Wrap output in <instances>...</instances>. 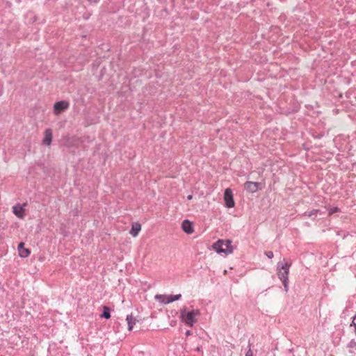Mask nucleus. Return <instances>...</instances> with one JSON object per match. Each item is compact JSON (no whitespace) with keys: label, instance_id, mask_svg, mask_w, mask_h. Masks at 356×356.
I'll use <instances>...</instances> for the list:
<instances>
[{"label":"nucleus","instance_id":"obj_23","mask_svg":"<svg viewBox=\"0 0 356 356\" xmlns=\"http://www.w3.org/2000/svg\"><path fill=\"white\" fill-rule=\"evenodd\" d=\"M191 334H192V332H191V331H190V330H187V331L186 332V336H189V335H191Z\"/></svg>","mask_w":356,"mask_h":356},{"label":"nucleus","instance_id":"obj_5","mask_svg":"<svg viewBox=\"0 0 356 356\" xmlns=\"http://www.w3.org/2000/svg\"><path fill=\"white\" fill-rule=\"evenodd\" d=\"M225 205L227 208H232L235 205L233 193L230 188H226L224 192Z\"/></svg>","mask_w":356,"mask_h":356},{"label":"nucleus","instance_id":"obj_20","mask_svg":"<svg viewBox=\"0 0 356 356\" xmlns=\"http://www.w3.org/2000/svg\"><path fill=\"white\" fill-rule=\"evenodd\" d=\"M264 254L269 259H272L274 257L273 252L272 251H265Z\"/></svg>","mask_w":356,"mask_h":356},{"label":"nucleus","instance_id":"obj_22","mask_svg":"<svg viewBox=\"0 0 356 356\" xmlns=\"http://www.w3.org/2000/svg\"><path fill=\"white\" fill-rule=\"evenodd\" d=\"M91 3H97L99 0H88Z\"/></svg>","mask_w":356,"mask_h":356},{"label":"nucleus","instance_id":"obj_26","mask_svg":"<svg viewBox=\"0 0 356 356\" xmlns=\"http://www.w3.org/2000/svg\"><path fill=\"white\" fill-rule=\"evenodd\" d=\"M161 296L156 295V296H155V298H156V299H158V298H159V297H161Z\"/></svg>","mask_w":356,"mask_h":356},{"label":"nucleus","instance_id":"obj_24","mask_svg":"<svg viewBox=\"0 0 356 356\" xmlns=\"http://www.w3.org/2000/svg\"><path fill=\"white\" fill-rule=\"evenodd\" d=\"M193 198V196L191 195H189L188 197H187V199L188 200H191Z\"/></svg>","mask_w":356,"mask_h":356},{"label":"nucleus","instance_id":"obj_21","mask_svg":"<svg viewBox=\"0 0 356 356\" xmlns=\"http://www.w3.org/2000/svg\"><path fill=\"white\" fill-rule=\"evenodd\" d=\"M283 285H284V289L286 291H288L289 290V280H286V282L285 281H282Z\"/></svg>","mask_w":356,"mask_h":356},{"label":"nucleus","instance_id":"obj_16","mask_svg":"<svg viewBox=\"0 0 356 356\" xmlns=\"http://www.w3.org/2000/svg\"><path fill=\"white\" fill-rule=\"evenodd\" d=\"M340 211V209L337 207H331L328 210V216H332V214L339 212Z\"/></svg>","mask_w":356,"mask_h":356},{"label":"nucleus","instance_id":"obj_15","mask_svg":"<svg viewBox=\"0 0 356 356\" xmlns=\"http://www.w3.org/2000/svg\"><path fill=\"white\" fill-rule=\"evenodd\" d=\"M320 212L319 209H312L309 212H305L302 216L307 218H311L313 216H316L318 213Z\"/></svg>","mask_w":356,"mask_h":356},{"label":"nucleus","instance_id":"obj_19","mask_svg":"<svg viewBox=\"0 0 356 356\" xmlns=\"http://www.w3.org/2000/svg\"><path fill=\"white\" fill-rule=\"evenodd\" d=\"M350 325L355 327V333L356 334V314L353 317Z\"/></svg>","mask_w":356,"mask_h":356},{"label":"nucleus","instance_id":"obj_7","mask_svg":"<svg viewBox=\"0 0 356 356\" xmlns=\"http://www.w3.org/2000/svg\"><path fill=\"white\" fill-rule=\"evenodd\" d=\"M24 205L25 204L21 205L20 204H17L13 207V213L19 218H23L25 216Z\"/></svg>","mask_w":356,"mask_h":356},{"label":"nucleus","instance_id":"obj_10","mask_svg":"<svg viewBox=\"0 0 356 356\" xmlns=\"http://www.w3.org/2000/svg\"><path fill=\"white\" fill-rule=\"evenodd\" d=\"M181 298V294H176V295H168V296H164L163 300H161V302L165 304H169L174 301L178 300Z\"/></svg>","mask_w":356,"mask_h":356},{"label":"nucleus","instance_id":"obj_9","mask_svg":"<svg viewBox=\"0 0 356 356\" xmlns=\"http://www.w3.org/2000/svg\"><path fill=\"white\" fill-rule=\"evenodd\" d=\"M18 252L19 257L22 258H26L31 253L29 249L24 248V243L23 242H20L18 244Z\"/></svg>","mask_w":356,"mask_h":356},{"label":"nucleus","instance_id":"obj_3","mask_svg":"<svg viewBox=\"0 0 356 356\" xmlns=\"http://www.w3.org/2000/svg\"><path fill=\"white\" fill-rule=\"evenodd\" d=\"M214 248L218 253L224 252L227 254L232 252L231 241H229L224 242L219 240L214 244Z\"/></svg>","mask_w":356,"mask_h":356},{"label":"nucleus","instance_id":"obj_1","mask_svg":"<svg viewBox=\"0 0 356 356\" xmlns=\"http://www.w3.org/2000/svg\"><path fill=\"white\" fill-rule=\"evenodd\" d=\"M200 314V312L199 309H192L191 311L188 312L186 308L184 307L180 310L179 318L185 325L189 327H193L196 322L195 316H199Z\"/></svg>","mask_w":356,"mask_h":356},{"label":"nucleus","instance_id":"obj_2","mask_svg":"<svg viewBox=\"0 0 356 356\" xmlns=\"http://www.w3.org/2000/svg\"><path fill=\"white\" fill-rule=\"evenodd\" d=\"M291 266V263L279 262L277 264V276L281 281H286L289 280V268Z\"/></svg>","mask_w":356,"mask_h":356},{"label":"nucleus","instance_id":"obj_25","mask_svg":"<svg viewBox=\"0 0 356 356\" xmlns=\"http://www.w3.org/2000/svg\"><path fill=\"white\" fill-rule=\"evenodd\" d=\"M196 350H197V351H198V352H199V351H200V350H201V348H200V347H197V348H196Z\"/></svg>","mask_w":356,"mask_h":356},{"label":"nucleus","instance_id":"obj_8","mask_svg":"<svg viewBox=\"0 0 356 356\" xmlns=\"http://www.w3.org/2000/svg\"><path fill=\"white\" fill-rule=\"evenodd\" d=\"M181 229L187 234H191L194 232L193 225L189 220H183Z\"/></svg>","mask_w":356,"mask_h":356},{"label":"nucleus","instance_id":"obj_17","mask_svg":"<svg viewBox=\"0 0 356 356\" xmlns=\"http://www.w3.org/2000/svg\"><path fill=\"white\" fill-rule=\"evenodd\" d=\"M348 348L356 349V341L355 339H351L348 344Z\"/></svg>","mask_w":356,"mask_h":356},{"label":"nucleus","instance_id":"obj_4","mask_svg":"<svg viewBox=\"0 0 356 356\" xmlns=\"http://www.w3.org/2000/svg\"><path fill=\"white\" fill-rule=\"evenodd\" d=\"M70 106V103L65 100H61L56 102L54 105V113L56 115H60Z\"/></svg>","mask_w":356,"mask_h":356},{"label":"nucleus","instance_id":"obj_14","mask_svg":"<svg viewBox=\"0 0 356 356\" xmlns=\"http://www.w3.org/2000/svg\"><path fill=\"white\" fill-rule=\"evenodd\" d=\"M102 318H104L106 319H109L111 318V310L110 308L107 306H104L103 308V312L100 315Z\"/></svg>","mask_w":356,"mask_h":356},{"label":"nucleus","instance_id":"obj_18","mask_svg":"<svg viewBox=\"0 0 356 356\" xmlns=\"http://www.w3.org/2000/svg\"><path fill=\"white\" fill-rule=\"evenodd\" d=\"M252 351L251 350V343L249 342L248 343V350L245 353V356H252Z\"/></svg>","mask_w":356,"mask_h":356},{"label":"nucleus","instance_id":"obj_13","mask_svg":"<svg viewBox=\"0 0 356 356\" xmlns=\"http://www.w3.org/2000/svg\"><path fill=\"white\" fill-rule=\"evenodd\" d=\"M126 321L128 324V330L129 331L133 330L134 325L136 324V319L134 316L131 314L127 316Z\"/></svg>","mask_w":356,"mask_h":356},{"label":"nucleus","instance_id":"obj_11","mask_svg":"<svg viewBox=\"0 0 356 356\" xmlns=\"http://www.w3.org/2000/svg\"><path fill=\"white\" fill-rule=\"evenodd\" d=\"M52 141V131L51 129H47L44 131L43 143L49 146Z\"/></svg>","mask_w":356,"mask_h":356},{"label":"nucleus","instance_id":"obj_6","mask_svg":"<svg viewBox=\"0 0 356 356\" xmlns=\"http://www.w3.org/2000/svg\"><path fill=\"white\" fill-rule=\"evenodd\" d=\"M259 182L248 181L244 184L245 189L251 193H254L259 189Z\"/></svg>","mask_w":356,"mask_h":356},{"label":"nucleus","instance_id":"obj_12","mask_svg":"<svg viewBox=\"0 0 356 356\" xmlns=\"http://www.w3.org/2000/svg\"><path fill=\"white\" fill-rule=\"evenodd\" d=\"M141 229V225L139 222H134L132 224L131 229L129 232L133 237H136Z\"/></svg>","mask_w":356,"mask_h":356}]
</instances>
